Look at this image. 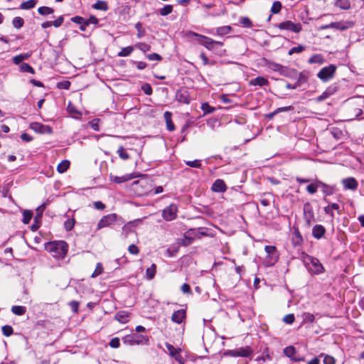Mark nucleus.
<instances>
[{
	"label": "nucleus",
	"instance_id": "f257e3e1",
	"mask_svg": "<svg viewBox=\"0 0 364 364\" xmlns=\"http://www.w3.org/2000/svg\"><path fill=\"white\" fill-rule=\"evenodd\" d=\"M191 36H195L197 42L208 50L220 55L225 53V50L222 49L223 43L221 41H215L211 38L194 32L191 33Z\"/></svg>",
	"mask_w": 364,
	"mask_h": 364
},
{
	"label": "nucleus",
	"instance_id": "f03ea898",
	"mask_svg": "<svg viewBox=\"0 0 364 364\" xmlns=\"http://www.w3.org/2000/svg\"><path fill=\"white\" fill-rule=\"evenodd\" d=\"M45 249L53 257L63 258L68 252V245L63 240L48 242L45 244Z\"/></svg>",
	"mask_w": 364,
	"mask_h": 364
},
{
	"label": "nucleus",
	"instance_id": "7ed1b4c3",
	"mask_svg": "<svg viewBox=\"0 0 364 364\" xmlns=\"http://www.w3.org/2000/svg\"><path fill=\"white\" fill-rule=\"evenodd\" d=\"M301 259L308 270L315 274H319L324 270L320 261L306 253L303 252L301 255Z\"/></svg>",
	"mask_w": 364,
	"mask_h": 364
},
{
	"label": "nucleus",
	"instance_id": "20e7f679",
	"mask_svg": "<svg viewBox=\"0 0 364 364\" xmlns=\"http://www.w3.org/2000/svg\"><path fill=\"white\" fill-rule=\"evenodd\" d=\"M336 71V66L331 64L321 69L318 73L317 77L323 82H328L334 77Z\"/></svg>",
	"mask_w": 364,
	"mask_h": 364
},
{
	"label": "nucleus",
	"instance_id": "39448f33",
	"mask_svg": "<svg viewBox=\"0 0 364 364\" xmlns=\"http://www.w3.org/2000/svg\"><path fill=\"white\" fill-rule=\"evenodd\" d=\"M201 230V228L190 229L185 233L183 237L181 239L180 244L183 246H188L191 245L193 242L195 237H198L200 235H205V233L202 232Z\"/></svg>",
	"mask_w": 364,
	"mask_h": 364
},
{
	"label": "nucleus",
	"instance_id": "423d86ee",
	"mask_svg": "<svg viewBox=\"0 0 364 364\" xmlns=\"http://www.w3.org/2000/svg\"><path fill=\"white\" fill-rule=\"evenodd\" d=\"M264 250L267 253V257L264 261V264L267 267L274 265L279 259L276 247L272 245H266Z\"/></svg>",
	"mask_w": 364,
	"mask_h": 364
},
{
	"label": "nucleus",
	"instance_id": "0eeeda50",
	"mask_svg": "<svg viewBox=\"0 0 364 364\" xmlns=\"http://www.w3.org/2000/svg\"><path fill=\"white\" fill-rule=\"evenodd\" d=\"M252 353V350L250 346L241 347L234 350H228L224 353L225 356L231 357H244L247 358Z\"/></svg>",
	"mask_w": 364,
	"mask_h": 364
},
{
	"label": "nucleus",
	"instance_id": "6e6552de",
	"mask_svg": "<svg viewBox=\"0 0 364 364\" xmlns=\"http://www.w3.org/2000/svg\"><path fill=\"white\" fill-rule=\"evenodd\" d=\"M122 341L124 343L127 345L133 346L134 344H140L144 342H148V338L146 336L144 335H138L136 333H132L127 336H125L122 338Z\"/></svg>",
	"mask_w": 364,
	"mask_h": 364
},
{
	"label": "nucleus",
	"instance_id": "1a4fd4ad",
	"mask_svg": "<svg viewBox=\"0 0 364 364\" xmlns=\"http://www.w3.org/2000/svg\"><path fill=\"white\" fill-rule=\"evenodd\" d=\"M277 28L281 30L291 31L294 33H299L302 30V26L300 23H295L291 21H285L277 25Z\"/></svg>",
	"mask_w": 364,
	"mask_h": 364
},
{
	"label": "nucleus",
	"instance_id": "9d476101",
	"mask_svg": "<svg viewBox=\"0 0 364 364\" xmlns=\"http://www.w3.org/2000/svg\"><path fill=\"white\" fill-rule=\"evenodd\" d=\"M118 215L116 213H111L103 216L97 223V229L109 227L117 220Z\"/></svg>",
	"mask_w": 364,
	"mask_h": 364
},
{
	"label": "nucleus",
	"instance_id": "9b49d317",
	"mask_svg": "<svg viewBox=\"0 0 364 364\" xmlns=\"http://www.w3.org/2000/svg\"><path fill=\"white\" fill-rule=\"evenodd\" d=\"M29 127L36 133L39 134H51L53 132L52 128L48 125H44L40 122H32L30 124Z\"/></svg>",
	"mask_w": 364,
	"mask_h": 364
},
{
	"label": "nucleus",
	"instance_id": "f8f14e48",
	"mask_svg": "<svg viewBox=\"0 0 364 364\" xmlns=\"http://www.w3.org/2000/svg\"><path fill=\"white\" fill-rule=\"evenodd\" d=\"M177 207L174 204L167 206L162 213V217L167 221L173 220L176 218Z\"/></svg>",
	"mask_w": 364,
	"mask_h": 364
},
{
	"label": "nucleus",
	"instance_id": "ddd939ff",
	"mask_svg": "<svg viewBox=\"0 0 364 364\" xmlns=\"http://www.w3.org/2000/svg\"><path fill=\"white\" fill-rule=\"evenodd\" d=\"M141 222V219L134 220L133 221L129 222L126 225H124L122 230V236L124 239H127L129 234L134 233L133 230V227L137 225L139 223Z\"/></svg>",
	"mask_w": 364,
	"mask_h": 364
},
{
	"label": "nucleus",
	"instance_id": "4468645a",
	"mask_svg": "<svg viewBox=\"0 0 364 364\" xmlns=\"http://www.w3.org/2000/svg\"><path fill=\"white\" fill-rule=\"evenodd\" d=\"M176 99L179 102L188 105L190 103V96L188 92L185 89L178 90L176 93Z\"/></svg>",
	"mask_w": 364,
	"mask_h": 364
},
{
	"label": "nucleus",
	"instance_id": "2eb2a0df",
	"mask_svg": "<svg viewBox=\"0 0 364 364\" xmlns=\"http://www.w3.org/2000/svg\"><path fill=\"white\" fill-rule=\"evenodd\" d=\"M353 23L351 21H338L330 23L331 28H334L339 31H346L352 28Z\"/></svg>",
	"mask_w": 364,
	"mask_h": 364
},
{
	"label": "nucleus",
	"instance_id": "dca6fc26",
	"mask_svg": "<svg viewBox=\"0 0 364 364\" xmlns=\"http://www.w3.org/2000/svg\"><path fill=\"white\" fill-rule=\"evenodd\" d=\"M342 184L345 189L355 191L358 188V182L353 177H348L342 180Z\"/></svg>",
	"mask_w": 364,
	"mask_h": 364
},
{
	"label": "nucleus",
	"instance_id": "f3484780",
	"mask_svg": "<svg viewBox=\"0 0 364 364\" xmlns=\"http://www.w3.org/2000/svg\"><path fill=\"white\" fill-rule=\"evenodd\" d=\"M296 348L292 346H287L284 349V354L289 358L291 360L293 361H300V360H303V358H299V357H296L295 355H296Z\"/></svg>",
	"mask_w": 364,
	"mask_h": 364
},
{
	"label": "nucleus",
	"instance_id": "a211bd4d",
	"mask_svg": "<svg viewBox=\"0 0 364 364\" xmlns=\"http://www.w3.org/2000/svg\"><path fill=\"white\" fill-rule=\"evenodd\" d=\"M186 317V311L184 309H179L173 313L171 316V321L174 323L180 324L183 322Z\"/></svg>",
	"mask_w": 364,
	"mask_h": 364
},
{
	"label": "nucleus",
	"instance_id": "6ab92c4d",
	"mask_svg": "<svg viewBox=\"0 0 364 364\" xmlns=\"http://www.w3.org/2000/svg\"><path fill=\"white\" fill-rule=\"evenodd\" d=\"M227 190L225 182L221 179H217L212 186V191L217 193H223Z\"/></svg>",
	"mask_w": 364,
	"mask_h": 364
},
{
	"label": "nucleus",
	"instance_id": "aec40b11",
	"mask_svg": "<svg viewBox=\"0 0 364 364\" xmlns=\"http://www.w3.org/2000/svg\"><path fill=\"white\" fill-rule=\"evenodd\" d=\"M249 84H250V85H252V86L263 87V86L268 85L269 81L267 79L264 78V77L259 76V77H257L255 78L250 80Z\"/></svg>",
	"mask_w": 364,
	"mask_h": 364
},
{
	"label": "nucleus",
	"instance_id": "412c9836",
	"mask_svg": "<svg viewBox=\"0 0 364 364\" xmlns=\"http://www.w3.org/2000/svg\"><path fill=\"white\" fill-rule=\"evenodd\" d=\"M309 79V72L307 71H302L300 73H298L296 71V78L295 79L296 83L298 84V85L300 87L301 85L307 82Z\"/></svg>",
	"mask_w": 364,
	"mask_h": 364
},
{
	"label": "nucleus",
	"instance_id": "4be33fe9",
	"mask_svg": "<svg viewBox=\"0 0 364 364\" xmlns=\"http://www.w3.org/2000/svg\"><path fill=\"white\" fill-rule=\"evenodd\" d=\"M325 232L326 229L321 225H316L312 229V235L316 239H321Z\"/></svg>",
	"mask_w": 364,
	"mask_h": 364
},
{
	"label": "nucleus",
	"instance_id": "5701e85b",
	"mask_svg": "<svg viewBox=\"0 0 364 364\" xmlns=\"http://www.w3.org/2000/svg\"><path fill=\"white\" fill-rule=\"evenodd\" d=\"M320 188H321L325 196L333 195L336 192V186L326 184L321 181H319Z\"/></svg>",
	"mask_w": 364,
	"mask_h": 364
},
{
	"label": "nucleus",
	"instance_id": "b1692460",
	"mask_svg": "<svg viewBox=\"0 0 364 364\" xmlns=\"http://www.w3.org/2000/svg\"><path fill=\"white\" fill-rule=\"evenodd\" d=\"M281 75L294 80L296 78V70L284 66Z\"/></svg>",
	"mask_w": 364,
	"mask_h": 364
},
{
	"label": "nucleus",
	"instance_id": "393cba45",
	"mask_svg": "<svg viewBox=\"0 0 364 364\" xmlns=\"http://www.w3.org/2000/svg\"><path fill=\"white\" fill-rule=\"evenodd\" d=\"M129 314L126 311H119L115 315V318L122 323H126L129 321Z\"/></svg>",
	"mask_w": 364,
	"mask_h": 364
},
{
	"label": "nucleus",
	"instance_id": "a878e982",
	"mask_svg": "<svg viewBox=\"0 0 364 364\" xmlns=\"http://www.w3.org/2000/svg\"><path fill=\"white\" fill-rule=\"evenodd\" d=\"M304 213L306 222L308 224H310L314 219V215L311 208L309 205H305L304 208Z\"/></svg>",
	"mask_w": 364,
	"mask_h": 364
},
{
	"label": "nucleus",
	"instance_id": "bb28decb",
	"mask_svg": "<svg viewBox=\"0 0 364 364\" xmlns=\"http://www.w3.org/2000/svg\"><path fill=\"white\" fill-rule=\"evenodd\" d=\"M164 119L166 120V127H167V129L172 132L175 129V126L172 122V119H171V113L170 112H165L164 114Z\"/></svg>",
	"mask_w": 364,
	"mask_h": 364
},
{
	"label": "nucleus",
	"instance_id": "cd10ccee",
	"mask_svg": "<svg viewBox=\"0 0 364 364\" xmlns=\"http://www.w3.org/2000/svg\"><path fill=\"white\" fill-rule=\"evenodd\" d=\"M308 63L309 64L321 65L324 63V58L321 54H314L309 59Z\"/></svg>",
	"mask_w": 364,
	"mask_h": 364
},
{
	"label": "nucleus",
	"instance_id": "c85d7f7f",
	"mask_svg": "<svg viewBox=\"0 0 364 364\" xmlns=\"http://www.w3.org/2000/svg\"><path fill=\"white\" fill-rule=\"evenodd\" d=\"M266 65L269 69H271L275 72H278V73H279V74L282 73V70L284 69V65H282L281 64H279V63H277L274 62H272V61H267Z\"/></svg>",
	"mask_w": 364,
	"mask_h": 364
},
{
	"label": "nucleus",
	"instance_id": "c756f323",
	"mask_svg": "<svg viewBox=\"0 0 364 364\" xmlns=\"http://www.w3.org/2000/svg\"><path fill=\"white\" fill-rule=\"evenodd\" d=\"M47 203H43L42 205H39L36 210V216H35V222L36 223H38L39 220H41L43 213L45 210L46 208Z\"/></svg>",
	"mask_w": 364,
	"mask_h": 364
},
{
	"label": "nucleus",
	"instance_id": "7c9ffc66",
	"mask_svg": "<svg viewBox=\"0 0 364 364\" xmlns=\"http://www.w3.org/2000/svg\"><path fill=\"white\" fill-rule=\"evenodd\" d=\"M92 7L95 9L104 11H107L109 9L108 6H107V3L105 1H100V0L97 1L96 3L92 5Z\"/></svg>",
	"mask_w": 364,
	"mask_h": 364
},
{
	"label": "nucleus",
	"instance_id": "2f4dec72",
	"mask_svg": "<svg viewBox=\"0 0 364 364\" xmlns=\"http://www.w3.org/2000/svg\"><path fill=\"white\" fill-rule=\"evenodd\" d=\"M335 5L343 10H347L350 8V3L348 0H337Z\"/></svg>",
	"mask_w": 364,
	"mask_h": 364
},
{
	"label": "nucleus",
	"instance_id": "473e14b6",
	"mask_svg": "<svg viewBox=\"0 0 364 364\" xmlns=\"http://www.w3.org/2000/svg\"><path fill=\"white\" fill-rule=\"evenodd\" d=\"M173 7L171 4L165 5L163 8L159 10V14L161 16H165L172 13Z\"/></svg>",
	"mask_w": 364,
	"mask_h": 364
},
{
	"label": "nucleus",
	"instance_id": "72a5a7b5",
	"mask_svg": "<svg viewBox=\"0 0 364 364\" xmlns=\"http://www.w3.org/2000/svg\"><path fill=\"white\" fill-rule=\"evenodd\" d=\"M11 311L14 314L17 316L23 315L26 311V308L23 306H13Z\"/></svg>",
	"mask_w": 364,
	"mask_h": 364
},
{
	"label": "nucleus",
	"instance_id": "f704fd0d",
	"mask_svg": "<svg viewBox=\"0 0 364 364\" xmlns=\"http://www.w3.org/2000/svg\"><path fill=\"white\" fill-rule=\"evenodd\" d=\"M134 51L133 46H127L125 48H122L121 51H119L117 54L119 57H127L131 55V53Z\"/></svg>",
	"mask_w": 364,
	"mask_h": 364
},
{
	"label": "nucleus",
	"instance_id": "c9c22d12",
	"mask_svg": "<svg viewBox=\"0 0 364 364\" xmlns=\"http://www.w3.org/2000/svg\"><path fill=\"white\" fill-rule=\"evenodd\" d=\"M36 4L37 0H28L23 2L20 6V9L26 10L31 9L33 8Z\"/></svg>",
	"mask_w": 364,
	"mask_h": 364
},
{
	"label": "nucleus",
	"instance_id": "e433bc0d",
	"mask_svg": "<svg viewBox=\"0 0 364 364\" xmlns=\"http://www.w3.org/2000/svg\"><path fill=\"white\" fill-rule=\"evenodd\" d=\"M70 166V161L68 160L62 161L57 166V170L59 173L65 172Z\"/></svg>",
	"mask_w": 364,
	"mask_h": 364
},
{
	"label": "nucleus",
	"instance_id": "4c0bfd02",
	"mask_svg": "<svg viewBox=\"0 0 364 364\" xmlns=\"http://www.w3.org/2000/svg\"><path fill=\"white\" fill-rule=\"evenodd\" d=\"M338 209H339L338 204H337V203H332V204L328 205V206L324 208V212L326 214L330 215L331 216L333 217V210H338Z\"/></svg>",
	"mask_w": 364,
	"mask_h": 364
},
{
	"label": "nucleus",
	"instance_id": "58836bf2",
	"mask_svg": "<svg viewBox=\"0 0 364 364\" xmlns=\"http://www.w3.org/2000/svg\"><path fill=\"white\" fill-rule=\"evenodd\" d=\"M156 267L155 264H151V266L149 268L146 269V275L148 279L150 280L154 277L156 274Z\"/></svg>",
	"mask_w": 364,
	"mask_h": 364
},
{
	"label": "nucleus",
	"instance_id": "ea45409f",
	"mask_svg": "<svg viewBox=\"0 0 364 364\" xmlns=\"http://www.w3.org/2000/svg\"><path fill=\"white\" fill-rule=\"evenodd\" d=\"M24 24V20L21 17L16 16L14 18L12 21V25L14 28L19 29L23 27Z\"/></svg>",
	"mask_w": 364,
	"mask_h": 364
},
{
	"label": "nucleus",
	"instance_id": "a19ab883",
	"mask_svg": "<svg viewBox=\"0 0 364 364\" xmlns=\"http://www.w3.org/2000/svg\"><path fill=\"white\" fill-rule=\"evenodd\" d=\"M38 12L42 16H46L53 14L54 10L48 6H41L38 9Z\"/></svg>",
	"mask_w": 364,
	"mask_h": 364
},
{
	"label": "nucleus",
	"instance_id": "79ce46f5",
	"mask_svg": "<svg viewBox=\"0 0 364 364\" xmlns=\"http://www.w3.org/2000/svg\"><path fill=\"white\" fill-rule=\"evenodd\" d=\"M19 68L21 72H26V73H29L31 74L35 73L34 69L29 64L26 63H21L20 65Z\"/></svg>",
	"mask_w": 364,
	"mask_h": 364
},
{
	"label": "nucleus",
	"instance_id": "37998d69",
	"mask_svg": "<svg viewBox=\"0 0 364 364\" xmlns=\"http://www.w3.org/2000/svg\"><path fill=\"white\" fill-rule=\"evenodd\" d=\"M319 181H318L315 183H311L309 186H307L306 191L310 194H314L317 191V189L320 188Z\"/></svg>",
	"mask_w": 364,
	"mask_h": 364
},
{
	"label": "nucleus",
	"instance_id": "c03bdc74",
	"mask_svg": "<svg viewBox=\"0 0 364 364\" xmlns=\"http://www.w3.org/2000/svg\"><path fill=\"white\" fill-rule=\"evenodd\" d=\"M231 31V27L229 26L218 27L216 29V33L218 36H223L228 34Z\"/></svg>",
	"mask_w": 364,
	"mask_h": 364
},
{
	"label": "nucleus",
	"instance_id": "a18cd8bd",
	"mask_svg": "<svg viewBox=\"0 0 364 364\" xmlns=\"http://www.w3.org/2000/svg\"><path fill=\"white\" fill-rule=\"evenodd\" d=\"M103 271H104V268H103L102 263L98 262L96 265L95 271L93 272V273L91 275V277L92 278L97 277V276L102 274Z\"/></svg>",
	"mask_w": 364,
	"mask_h": 364
},
{
	"label": "nucleus",
	"instance_id": "49530a36",
	"mask_svg": "<svg viewBox=\"0 0 364 364\" xmlns=\"http://www.w3.org/2000/svg\"><path fill=\"white\" fill-rule=\"evenodd\" d=\"M117 154L120 159L123 160H127L129 159V154L126 151L122 146H120L117 150Z\"/></svg>",
	"mask_w": 364,
	"mask_h": 364
},
{
	"label": "nucleus",
	"instance_id": "de8ad7c7",
	"mask_svg": "<svg viewBox=\"0 0 364 364\" xmlns=\"http://www.w3.org/2000/svg\"><path fill=\"white\" fill-rule=\"evenodd\" d=\"M33 217V213L31 210H24L23 213V223L28 224Z\"/></svg>",
	"mask_w": 364,
	"mask_h": 364
},
{
	"label": "nucleus",
	"instance_id": "09e8293b",
	"mask_svg": "<svg viewBox=\"0 0 364 364\" xmlns=\"http://www.w3.org/2000/svg\"><path fill=\"white\" fill-rule=\"evenodd\" d=\"M304 323H312L315 320V316L311 313H304L302 316Z\"/></svg>",
	"mask_w": 364,
	"mask_h": 364
},
{
	"label": "nucleus",
	"instance_id": "8fccbe9b",
	"mask_svg": "<svg viewBox=\"0 0 364 364\" xmlns=\"http://www.w3.org/2000/svg\"><path fill=\"white\" fill-rule=\"evenodd\" d=\"M304 50H305V46H301V45H299L298 46H295V47L291 48L289 50L288 54L289 55H293L294 53H300L303 52Z\"/></svg>",
	"mask_w": 364,
	"mask_h": 364
},
{
	"label": "nucleus",
	"instance_id": "3c124183",
	"mask_svg": "<svg viewBox=\"0 0 364 364\" xmlns=\"http://www.w3.org/2000/svg\"><path fill=\"white\" fill-rule=\"evenodd\" d=\"M75 220L74 218L68 219L64 223V228L67 231H70L75 226Z\"/></svg>",
	"mask_w": 364,
	"mask_h": 364
},
{
	"label": "nucleus",
	"instance_id": "603ef678",
	"mask_svg": "<svg viewBox=\"0 0 364 364\" xmlns=\"http://www.w3.org/2000/svg\"><path fill=\"white\" fill-rule=\"evenodd\" d=\"M282 9V4L279 1H276L273 3L272 8H271V12L272 14H278Z\"/></svg>",
	"mask_w": 364,
	"mask_h": 364
},
{
	"label": "nucleus",
	"instance_id": "864d4df0",
	"mask_svg": "<svg viewBox=\"0 0 364 364\" xmlns=\"http://www.w3.org/2000/svg\"><path fill=\"white\" fill-rule=\"evenodd\" d=\"M135 47L144 53L151 50V46L145 43H137L135 45Z\"/></svg>",
	"mask_w": 364,
	"mask_h": 364
},
{
	"label": "nucleus",
	"instance_id": "5fc2aeb1",
	"mask_svg": "<svg viewBox=\"0 0 364 364\" xmlns=\"http://www.w3.org/2000/svg\"><path fill=\"white\" fill-rule=\"evenodd\" d=\"M185 164L190 167L198 168H200L202 166L200 160L198 159L194 161H185Z\"/></svg>",
	"mask_w": 364,
	"mask_h": 364
},
{
	"label": "nucleus",
	"instance_id": "6e6d98bb",
	"mask_svg": "<svg viewBox=\"0 0 364 364\" xmlns=\"http://www.w3.org/2000/svg\"><path fill=\"white\" fill-rule=\"evenodd\" d=\"M1 331L5 336H10L13 334L14 332L13 328L9 325H5L2 326Z\"/></svg>",
	"mask_w": 364,
	"mask_h": 364
},
{
	"label": "nucleus",
	"instance_id": "4d7b16f0",
	"mask_svg": "<svg viewBox=\"0 0 364 364\" xmlns=\"http://www.w3.org/2000/svg\"><path fill=\"white\" fill-rule=\"evenodd\" d=\"M141 90L147 95L152 94V87L149 83H144L141 87Z\"/></svg>",
	"mask_w": 364,
	"mask_h": 364
},
{
	"label": "nucleus",
	"instance_id": "13d9d810",
	"mask_svg": "<svg viewBox=\"0 0 364 364\" xmlns=\"http://www.w3.org/2000/svg\"><path fill=\"white\" fill-rule=\"evenodd\" d=\"M201 109L204 114H210L215 111V108L210 106L208 103H203L201 105Z\"/></svg>",
	"mask_w": 364,
	"mask_h": 364
},
{
	"label": "nucleus",
	"instance_id": "bf43d9fd",
	"mask_svg": "<svg viewBox=\"0 0 364 364\" xmlns=\"http://www.w3.org/2000/svg\"><path fill=\"white\" fill-rule=\"evenodd\" d=\"M142 24L140 22H138L135 25V28L138 31L137 37L139 38H142L145 34V31L141 28Z\"/></svg>",
	"mask_w": 364,
	"mask_h": 364
},
{
	"label": "nucleus",
	"instance_id": "052dcab7",
	"mask_svg": "<svg viewBox=\"0 0 364 364\" xmlns=\"http://www.w3.org/2000/svg\"><path fill=\"white\" fill-rule=\"evenodd\" d=\"M166 348L171 356H176L178 353V350L169 343L166 344Z\"/></svg>",
	"mask_w": 364,
	"mask_h": 364
},
{
	"label": "nucleus",
	"instance_id": "680f3d73",
	"mask_svg": "<svg viewBox=\"0 0 364 364\" xmlns=\"http://www.w3.org/2000/svg\"><path fill=\"white\" fill-rule=\"evenodd\" d=\"M57 87L60 89L68 90L70 87V82L68 80L59 82L57 84Z\"/></svg>",
	"mask_w": 364,
	"mask_h": 364
},
{
	"label": "nucleus",
	"instance_id": "e2e57ef3",
	"mask_svg": "<svg viewBox=\"0 0 364 364\" xmlns=\"http://www.w3.org/2000/svg\"><path fill=\"white\" fill-rule=\"evenodd\" d=\"M109 344L111 348H119V346H120L119 338H117V337L112 338L111 341H109Z\"/></svg>",
	"mask_w": 364,
	"mask_h": 364
},
{
	"label": "nucleus",
	"instance_id": "0e129e2a",
	"mask_svg": "<svg viewBox=\"0 0 364 364\" xmlns=\"http://www.w3.org/2000/svg\"><path fill=\"white\" fill-rule=\"evenodd\" d=\"M71 21L73 22V23H75L77 24H79V25H82L83 23H85L86 21V19L84 18L83 17H81V16H74L71 18Z\"/></svg>",
	"mask_w": 364,
	"mask_h": 364
},
{
	"label": "nucleus",
	"instance_id": "69168bd1",
	"mask_svg": "<svg viewBox=\"0 0 364 364\" xmlns=\"http://www.w3.org/2000/svg\"><path fill=\"white\" fill-rule=\"evenodd\" d=\"M146 58L149 60L161 61L162 60V57L157 53L148 54V55H146Z\"/></svg>",
	"mask_w": 364,
	"mask_h": 364
},
{
	"label": "nucleus",
	"instance_id": "338daca9",
	"mask_svg": "<svg viewBox=\"0 0 364 364\" xmlns=\"http://www.w3.org/2000/svg\"><path fill=\"white\" fill-rule=\"evenodd\" d=\"M294 316L292 314H287L283 318V321L288 324H291L294 321Z\"/></svg>",
	"mask_w": 364,
	"mask_h": 364
},
{
	"label": "nucleus",
	"instance_id": "774afa93",
	"mask_svg": "<svg viewBox=\"0 0 364 364\" xmlns=\"http://www.w3.org/2000/svg\"><path fill=\"white\" fill-rule=\"evenodd\" d=\"M336 360L335 358L328 355H326L323 358V363L324 364H335Z\"/></svg>",
	"mask_w": 364,
	"mask_h": 364
}]
</instances>
